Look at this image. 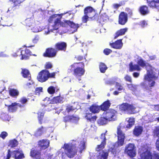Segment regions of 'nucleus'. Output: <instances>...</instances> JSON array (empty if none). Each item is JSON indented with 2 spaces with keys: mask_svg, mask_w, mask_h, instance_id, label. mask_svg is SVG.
<instances>
[{
  "mask_svg": "<svg viewBox=\"0 0 159 159\" xmlns=\"http://www.w3.org/2000/svg\"><path fill=\"white\" fill-rule=\"evenodd\" d=\"M8 134L6 131H2L0 134V138H1L3 139H5L8 136Z\"/></svg>",
  "mask_w": 159,
  "mask_h": 159,
  "instance_id": "obj_53",
  "label": "nucleus"
},
{
  "mask_svg": "<svg viewBox=\"0 0 159 159\" xmlns=\"http://www.w3.org/2000/svg\"><path fill=\"white\" fill-rule=\"evenodd\" d=\"M76 109V108L74 107L73 106L70 105H68L66 106V111L68 113H69L70 112L73 111Z\"/></svg>",
  "mask_w": 159,
  "mask_h": 159,
  "instance_id": "obj_43",
  "label": "nucleus"
},
{
  "mask_svg": "<svg viewBox=\"0 0 159 159\" xmlns=\"http://www.w3.org/2000/svg\"><path fill=\"white\" fill-rule=\"evenodd\" d=\"M44 128L42 126H41L40 127L37 129V131L41 134L43 133L44 131Z\"/></svg>",
  "mask_w": 159,
  "mask_h": 159,
  "instance_id": "obj_62",
  "label": "nucleus"
},
{
  "mask_svg": "<svg viewBox=\"0 0 159 159\" xmlns=\"http://www.w3.org/2000/svg\"><path fill=\"white\" fill-rule=\"evenodd\" d=\"M12 157L15 159H23L25 157L22 150L18 149L12 151Z\"/></svg>",
  "mask_w": 159,
  "mask_h": 159,
  "instance_id": "obj_16",
  "label": "nucleus"
},
{
  "mask_svg": "<svg viewBox=\"0 0 159 159\" xmlns=\"http://www.w3.org/2000/svg\"><path fill=\"white\" fill-rule=\"evenodd\" d=\"M43 89L42 87L36 88L35 90V94L36 95H39L40 92H43Z\"/></svg>",
  "mask_w": 159,
  "mask_h": 159,
  "instance_id": "obj_50",
  "label": "nucleus"
},
{
  "mask_svg": "<svg viewBox=\"0 0 159 159\" xmlns=\"http://www.w3.org/2000/svg\"><path fill=\"white\" fill-rule=\"evenodd\" d=\"M117 111L113 109H110L107 111L104 112L103 114V116L108 121H113L117 120Z\"/></svg>",
  "mask_w": 159,
  "mask_h": 159,
  "instance_id": "obj_8",
  "label": "nucleus"
},
{
  "mask_svg": "<svg viewBox=\"0 0 159 159\" xmlns=\"http://www.w3.org/2000/svg\"><path fill=\"white\" fill-rule=\"evenodd\" d=\"M48 70H44L40 72L37 77V79L38 81L41 83L47 81L48 79L47 74H48Z\"/></svg>",
  "mask_w": 159,
  "mask_h": 159,
  "instance_id": "obj_12",
  "label": "nucleus"
},
{
  "mask_svg": "<svg viewBox=\"0 0 159 159\" xmlns=\"http://www.w3.org/2000/svg\"><path fill=\"white\" fill-rule=\"evenodd\" d=\"M150 82L151 81V83H149L148 84V86L147 85H146V84L144 82H142L140 84V86H142L144 91H151V90L152 88L153 87L155 84L156 82L154 80H153L152 79H151Z\"/></svg>",
  "mask_w": 159,
  "mask_h": 159,
  "instance_id": "obj_17",
  "label": "nucleus"
},
{
  "mask_svg": "<svg viewBox=\"0 0 159 159\" xmlns=\"http://www.w3.org/2000/svg\"><path fill=\"white\" fill-rule=\"evenodd\" d=\"M117 138H125V133L122 130V126L119 125L117 128Z\"/></svg>",
  "mask_w": 159,
  "mask_h": 159,
  "instance_id": "obj_36",
  "label": "nucleus"
},
{
  "mask_svg": "<svg viewBox=\"0 0 159 159\" xmlns=\"http://www.w3.org/2000/svg\"><path fill=\"white\" fill-rule=\"evenodd\" d=\"M125 138H117V141L116 142L118 146H121L124 144Z\"/></svg>",
  "mask_w": 159,
  "mask_h": 159,
  "instance_id": "obj_42",
  "label": "nucleus"
},
{
  "mask_svg": "<svg viewBox=\"0 0 159 159\" xmlns=\"http://www.w3.org/2000/svg\"><path fill=\"white\" fill-rule=\"evenodd\" d=\"M63 121L66 122L68 121H70L71 120H76L77 117L75 116L74 115H67L63 117Z\"/></svg>",
  "mask_w": 159,
  "mask_h": 159,
  "instance_id": "obj_38",
  "label": "nucleus"
},
{
  "mask_svg": "<svg viewBox=\"0 0 159 159\" xmlns=\"http://www.w3.org/2000/svg\"><path fill=\"white\" fill-rule=\"evenodd\" d=\"M139 11L143 15H147L149 12L148 7L146 5H143L140 6L139 9Z\"/></svg>",
  "mask_w": 159,
  "mask_h": 159,
  "instance_id": "obj_32",
  "label": "nucleus"
},
{
  "mask_svg": "<svg viewBox=\"0 0 159 159\" xmlns=\"http://www.w3.org/2000/svg\"><path fill=\"white\" fill-rule=\"evenodd\" d=\"M10 145L12 148H14L16 147L18 145V141L15 139L11 140L10 141Z\"/></svg>",
  "mask_w": 159,
  "mask_h": 159,
  "instance_id": "obj_45",
  "label": "nucleus"
},
{
  "mask_svg": "<svg viewBox=\"0 0 159 159\" xmlns=\"http://www.w3.org/2000/svg\"><path fill=\"white\" fill-rule=\"evenodd\" d=\"M154 135L157 137L155 145L157 150L159 151V126L156 127L154 131Z\"/></svg>",
  "mask_w": 159,
  "mask_h": 159,
  "instance_id": "obj_28",
  "label": "nucleus"
},
{
  "mask_svg": "<svg viewBox=\"0 0 159 159\" xmlns=\"http://www.w3.org/2000/svg\"><path fill=\"white\" fill-rule=\"evenodd\" d=\"M80 144L81 145V146L80 148L83 150L85 149V142L83 141H81L80 142Z\"/></svg>",
  "mask_w": 159,
  "mask_h": 159,
  "instance_id": "obj_63",
  "label": "nucleus"
},
{
  "mask_svg": "<svg viewBox=\"0 0 159 159\" xmlns=\"http://www.w3.org/2000/svg\"><path fill=\"white\" fill-rule=\"evenodd\" d=\"M89 109L92 113L94 114L98 113L101 110L100 106L95 104L91 105L89 108Z\"/></svg>",
  "mask_w": 159,
  "mask_h": 159,
  "instance_id": "obj_33",
  "label": "nucleus"
},
{
  "mask_svg": "<svg viewBox=\"0 0 159 159\" xmlns=\"http://www.w3.org/2000/svg\"><path fill=\"white\" fill-rule=\"evenodd\" d=\"M45 113L41 111H38L37 113V118L39 123L42 125L43 123H45L48 121V120L44 118Z\"/></svg>",
  "mask_w": 159,
  "mask_h": 159,
  "instance_id": "obj_23",
  "label": "nucleus"
},
{
  "mask_svg": "<svg viewBox=\"0 0 159 159\" xmlns=\"http://www.w3.org/2000/svg\"><path fill=\"white\" fill-rule=\"evenodd\" d=\"M47 91L50 94H53L55 93V88L53 86H50L48 88Z\"/></svg>",
  "mask_w": 159,
  "mask_h": 159,
  "instance_id": "obj_46",
  "label": "nucleus"
},
{
  "mask_svg": "<svg viewBox=\"0 0 159 159\" xmlns=\"http://www.w3.org/2000/svg\"><path fill=\"white\" fill-rule=\"evenodd\" d=\"M70 23L69 26L71 29V30L72 31V33L77 31L78 28L79 27V24H75L73 21H71L70 20Z\"/></svg>",
  "mask_w": 159,
  "mask_h": 159,
  "instance_id": "obj_34",
  "label": "nucleus"
},
{
  "mask_svg": "<svg viewBox=\"0 0 159 159\" xmlns=\"http://www.w3.org/2000/svg\"><path fill=\"white\" fill-rule=\"evenodd\" d=\"M31 52L29 49L26 48L25 50H17L16 52L13 53L12 56L16 57L18 55L21 56L20 58L21 60H27L29 59V57L31 55Z\"/></svg>",
  "mask_w": 159,
  "mask_h": 159,
  "instance_id": "obj_6",
  "label": "nucleus"
},
{
  "mask_svg": "<svg viewBox=\"0 0 159 159\" xmlns=\"http://www.w3.org/2000/svg\"><path fill=\"white\" fill-rule=\"evenodd\" d=\"M112 52V50L109 48H105L103 51V53L106 55H108Z\"/></svg>",
  "mask_w": 159,
  "mask_h": 159,
  "instance_id": "obj_56",
  "label": "nucleus"
},
{
  "mask_svg": "<svg viewBox=\"0 0 159 159\" xmlns=\"http://www.w3.org/2000/svg\"><path fill=\"white\" fill-rule=\"evenodd\" d=\"M99 67L100 72L103 73H105L108 68L104 63L102 62L100 63Z\"/></svg>",
  "mask_w": 159,
  "mask_h": 159,
  "instance_id": "obj_40",
  "label": "nucleus"
},
{
  "mask_svg": "<svg viewBox=\"0 0 159 159\" xmlns=\"http://www.w3.org/2000/svg\"><path fill=\"white\" fill-rule=\"evenodd\" d=\"M108 155V152H105L104 151H102V154L101 155L100 159H107Z\"/></svg>",
  "mask_w": 159,
  "mask_h": 159,
  "instance_id": "obj_48",
  "label": "nucleus"
},
{
  "mask_svg": "<svg viewBox=\"0 0 159 159\" xmlns=\"http://www.w3.org/2000/svg\"><path fill=\"white\" fill-rule=\"evenodd\" d=\"M63 97H61L60 95L58 96L53 97L51 100V101L50 102H49L48 103L46 104H43L42 106L44 107H48V108L47 109H45V110L49 111L50 110H51V109H50L49 107H51L52 106L51 104H54L59 103H62L63 102Z\"/></svg>",
  "mask_w": 159,
  "mask_h": 159,
  "instance_id": "obj_9",
  "label": "nucleus"
},
{
  "mask_svg": "<svg viewBox=\"0 0 159 159\" xmlns=\"http://www.w3.org/2000/svg\"><path fill=\"white\" fill-rule=\"evenodd\" d=\"M25 0H9L10 2H11L13 3V7H19L20 6L21 3Z\"/></svg>",
  "mask_w": 159,
  "mask_h": 159,
  "instance_id": "obj_39",
  "label": "nucleus"
},
{
  "mask_svg": "<svg viewBox=\"0 0 159 159\" xmlns=\"http://www.w3.org/2000/svg\"><path fill=\"white\" fill-rule=\"evenodd\" d=\"M134 144L129 143L127 145L124 150L125 153L127 154L131 157H133L136 155V153L134 150Z\"/></svg>",
  "mask_w": 159,
  "mask_h": 159,
  "instance_id": "obj_10",
  "label": "nucleus"
},
{
  "mask_svg": "<svg viewBox=\"0 0 159 159\" xmlns=\"http://www.w3.org/2000/svg\"><path fill=\"white\" fill-rule=\"evenodd\" d=\"M128 124L126 125V127L128 129H130L134 124L135 119L134 117H131L129 118L127 120Z\"/></svg>",
  "mask_w": 159,
  "mask_h": 159,
  "instance_id": "obj_37",
  "label": "nucleus"
},
{
  "mask_svg": "<svg viewBox=\"0 0 159 159\" xmlns=\"http://www.w3.org/2000/svg\"><path fill=\"white\" fill-rule=\"evenodd\" d=\"M91 115V113H87L86 115L85 116L87 120H89L91 122H94L96 120L97 117L96 116H93L91 117H89L88 115Z\"/></svg>",
  "mask_w": 159,
  "mask_h": 159,
  "instance_id": "obj_44",
  "label": "nucleus"
},
{
  "mask_svg": "<svg viewBox=\"0 0 159 159\" xmlns=\"http://www.w3.org/2000/svg\"><path fill=\"white\" fill-rule=\"evenodd\" d=\"M140 154V159H159V154L155 153L152 154V153L144 147H142Z\"/></svg>",
  "mask_w": 159,
  "mask_h": 159,
  "instance_id": "obj_4",
  "label": "nucleus"
},
{
  "mask_svg": "<svg viewBox=\"0 0 159 159\" xmlns=\"http://www.w3.org/2000/svg\"><path fill=\"white\" fill-rule=\"evenodd\" d=\"M109 20L108 16L105 14H101L98 19V21L102 25L104 24Z\"/></svg>",
  "mask_w": 159,
  "mask_h": 159,
  "instance_id": "obj_26",
  "label": "nucleus"
},
{
  "mask_svg": "<svg viewBox=\"0 0 159 159\" xmlns=\"http://www.w3.org/2000/svg\"><path fill=\"white\" fill-rule=\"evenodd\" d=\"M62 15V14H55L50 16L48 21L49 23L53 22V24L52 25L53 30L58 29L59 26L65 28H67L69 26L70 20H64L63 22L61 21Z\"/></svg>",
  "mask_w": 159,
  "mask_h": 159,
  "instance_id": "obj_2",
  "label": "nucleus"
},
{
  "mask_svg": "<svg viewBox=\"0 0 159 159\" xmlns=\"http://www.w3.org/2000/svg\"><path fill=\"white\" fill-rule=\"evenodd\" d=\"M26 99L25 97H23L21 98L20 99L19 102L22 104L25 105L28 102V99Z\"/></svg>",
  "mask_w": 159,
  "mask_h": 159,
  "instance_id": "obj_55",
  "label": "nucleus"
},
{
  "mask_svg": "<svg viewBox=\"0 0 159 159\" xmlns=\"http://www.w3.org/2000/svg\"><path fill=\"white\" fill-rule=\"evenodd\" d=\"M127 21V14L123 11L121 12L119 16L118 20L119 24L121 25H124Z\"/></svg>",
  "mask_w": 159,
  "mask_h": 159,
  "instance_id": "obj_15",
  "label": "nucleus"
},
{
  "mask_svg": "<svg viewBox=\"0 0 159 159\" xmlns=\"http://www.w3.org/2000/svg\"><path fill=\"white\" fill-rule=\"evenodd\" d=\"M143 128L140 125H137L135 126L133 130V134L136 136L138 137L142 133Z\"/></svg>",
  "mask_w": 159,
  "mask_h": 159,
  "instance_id": "obj_25",
  "label": "nucleus"
},
{
  "mask_svg": "<svg viewBox=\"0 0 159 159\" xmlns=\"http://www.w3.org/2000/svg\"><path fill=\"white\" fill-rule=\"evenodd\" d=\"M139 25L142 27L144 28L148 25V23L146 21L143 20L140 22Z\"/></svg>",
  "mask_w": 159,
  "mask_h": 159,
  "instance_id": "obj_57",
  "label": "nucleus"
},
{
  "mask_svg": "<svg viewBox=\"0 0 159 159\" xmlns=\"http://www.w3.org/2000/svg\"><path fill=\"white\" fill-rule=\"evenodd\" d=\"M17 103L16 102H13L10 105L5 106L7 107V110L9 112H14L16 111L17 109Z\"/></svg>",
  "mask_w": 159,
  "mask_h": 159,
  "instance_id": "obj_31",
  "label": "nucleus"
},
{
  "mask_svg": "<svg viewBox=\"0 0 159 159\" xmlns=\"http://www.w3.org/2000/svg\"><path fill=\"white\" fill-rule=\"evenodd\" d=\"M50 141L47 139H43L39 140L38 142V145L41 149H45L49 146Z\"/></svg>",
  "mask_w": 159,
  "mask_h": 159,
  "instance_id": "obj_19",
  "label": "nucleus"
},
{
  "mask_svg": "<svg viewBox=\"0 0 159 159\" xmlns=\"http://www.w3.org/2000/svg\"><path fill=\"white\" fill-rule=\"evenodd\" d=\"M72 68H75L73 70V75L78 78L83 75L85 72L84 64L83 62L75 63L71 65Z\"/></svg>",
  "mask_w": 159,
  "mask_h": 159,
  "instance_id": "obj_3",
  "label": "nucleus"
},
{
  "mask_svg": "<svg viewBox=\"0 0 159 159\" xmlns=\"http://www.w3.org/2000/svg\"><path fill=\"white\" fill-rule=\"evenodd\" d=\"M30 155L32 157L35 159H40L41 158V152L40 150L32 149L30 151Z\"/></svg>",
  "mask_w": 159,
  "mask_h": 159,
  "instance_id": "obj_22",
  "label": "nucleus"
},
{
  "mask_svg": "<svg viewBox=\"0 0 159 159\" xmlns=\"http://www.w3.org/2000/svg\"><path fill=\"white\" fill-rule=\"evenodd\" d=\"M119 109L121 111L127 112L128 113L131 114L135 113L136 107L132 104L125 103L120 105Z\"/></svg>",
  "mask_w": 159,
  "mask_h": 159,
  "instance_id": "obj_7",
  "label": "nucleus"
},
{
  "mask_svg": "<svg viewBox=\"0 0 159 159\" xmlns=\"http://www.w3.org/2000/svg\"><path fill=\"white\" fill-rule=\"evenodd\" d=\"M76 60L78 61H81L83 59V56H78L75 57Z\"/></svg>",
  "mask_w": 159,
  "mask_h": 159,
  "instance_id": "obj_64",
  "label": "nucleus"
},
{
  "mask_svg": "<svg viewBox=\"0 0 159 159\" xmlns=\"http://www.w3.org/2000/svg\"><path fill=\"white\" fill-rule=\"evenodd\" d=\"M137 64L139 66L143 67H145L147 70V74L144 76V79L150 82L151 79L155 80L157 79L159 77V71L153 67L150 64L146 63L142 58L138 60L137 62Z\"/></svg>",
  "mask_w": 159,
  "mask_h": 159,
  "instance_id": "obj_1",
  "label": "nucleus"
},
{
  "mask_svg": "<svg viewBox=\"0 0 159 159\" xmlns=\"http://www.w3.org/2000/svg\"><path fill=\"white\" fill-rule=\"evenodd\" d=\"M129 70L130 72L134 71H140L141 70L140 66L137 64H133L132 62H130L129 65Z\"/></svg>",
  "mask_w": 159,
  "mask_h": 159,
  "instance_id": "obj_27",
  "label": "nucleus"
},
{
  "mask_svg": "<svg viewBox=\"0 0 159 159\" xmlns=\"http://www.w3.org/2000/svg\"><path fill=\"white\" fill-rule=\"evenodd\" d=\"M111 104V103L109 100H107L105 101L100 106L101 110L105 112L108 110Z\"/></svg>",
  "mask_w": 159,
  "mask_h": 159,
  "instance_id": "obj_24",
  "label": "nucleus"
},
{
  "mask_svg": "<svg viewBox=\"0 0 159 159\" xmlns=\"http://www.w3.org/2000/svg\"><path fill=\"white\" fill-rule=\"evenodd\" d=\"M128 28H127L120 29L117 30L115 33L114 39H116L118 37L125 34Z\"/></svg>",
  "mask_w": 159,
  "mask_h": 159,
  "instance_id": "obj_29",
  "label": "nucleus"
},
{
  "mask_svg": "<svg viewBox=\"0 0 159 159\" xmlns=\"http://www.w3.org/2000/svg\"><path fill=\"white\" fill-rule=\"evenodd\" d=\"M148 6L152 8L159 9V0H146Z\"/></svg>",
  "mask_w": 159,
  "mask_h": 159,
  "instance_id": "obj_21",
  "label": "nucleus"
},
{
  "mask_svg": "<svg viewBox=\"0 0 159 159\" xmlns=\"http://www.w3.org/2000/svg\"><path fill=\"white\" fill-rule=\"evenodd\" d=\"M89 16L88 15L84 14V15L82 17V19L83 22L84 23H86L88 20Z\"/></svg>",
  "mask_w": 159,
  "mask_h": 159,
  "instance_id": "obj_51",
  "label": "nucleus"
},
{
  "mask_svg": "<svg viewBox=\"0 0 159 159\" xmlns=\"http://www.w3.org/2000/svg\"><path fill=\"white\" fill-rule=\"evenodd\" d=\"M108 151L109 152H111L113 154H115L116 153V149L114 148V147L110 148Z\"/></svg>",
  "mask_w": 159,
  "mask_h": 159,
  "instance_id": "obj_59",
  "label": "nucleus"
},
{
  "mask_svg": "<svg viewBox=\"0 0 159 159\" xmlns=\"http://www.w3.org/2000/svg\"><path fill=\"white\" fill-rule=\"evenodd\" d=\"M125 11L126 12V13L127 14V16L128 15L130 17L133 16V11L131 9L127 7L125 8Z\"/></svg>",
  "mask_w": 159,
  "mask_h": 159,
  "instance_id": "obj_47",
  "label": "nucleus"
},
{
  "mask_svg": "<svg viewBox=\"0 0 159 159\" xmlns=\"http://www.w3.org/2000/svg\"><path fill=\"white\" fill-rule=\"evenodd\" d=\"M107 131L106 130L105 133L101 134L100 139H102L101 144L97 146L96 148V150L98 152L100 151L104 148L106 144L107 139L106 138V134Z\"/></svg>",
  "mask_w": 159,
  "mask_h": 159,
  "instance_id": "obj_13",
  "label": "nucleus"
},
{
  "mask_svg": "<svg viewBox=\"0 0 159 159\" xmlns=\"http://www.w3.org/2000/svg\"><path fill=\"white\" fill-rule=\"evenodd\" d=\"M57 50L55 48H47L43 54L45 57L52 58L55 57L57 54Z\"/></svg>",
  "mask_w": 159,
  "mask_h": 159,
  "instance_id": "obj_11",
  "label": "nucleus"
},
{
  "mask_svg": "<svg viewBox=\"0 0 159 159\" xmlns=\"http://www.w3.org/2000/svg\"><path fill=\"white\" fill-rule=\"evenodd\" d=\"M115 87L119 91L122 90L123 89L122 86L120 83L117 82L116 83Z\"/></svg>",
  "mask_w": 159,
  "mask_h": 159,
  "instance_id": "obj_54",
  "label": "nucleus"
},
{
  "mask_svg": "<svg viewBox=\"0 0 159 159\" xmlns=\"http://www.w3.org/2000/svg\"><path fill=\"white\" fill-rule=\"evenodd\" d=\"M10 96L12 97L16 98L19 94V91L16 89H11L8 91Z\"/></svg>",
  "mask_w": 159,
  "mask_h": 159,
  "instance_id": "obj_35",
  "label": "nucleus"
},
{
  "mask_svg": "<svg viewBox=\"0 0 159 159\" xmlns=\"http://www.w3.org/2000/svg\"><path fill=\"white\" fill-rule=\"evenodd\" d=\"M107 120L105 117V116H103V117H101L98 120V123L100 125H104L107 124Z\"/></svg>",
  "mask_w": 159,
  "mask_h": 159,
  "instance_id": "obj_41",
  "label": "nucleus"
},
{
  "mask_svg": "<svg viewBox=\"0 0 159 159\" xmlns=\"http://www.w3.org/2000/svg\"><path fill=\"white\" fill-rule=\"evenodd\" d=\"M25 23L26 25L30 27L32 25V24L33 23V20L31 18H28L25 20Z\"/></svg>",
  "mask_w": 159,
  "mask_h": 159,
  "instance_id": "obj_49",
  "label": "nucleus"
},
{
  "mask_svg": "<svg viewBox=\"0 0 159 159\" xmlns=\"http://www.w3.org/2000/svg\"><path fill=\"white\" fill-rule=\"evenodd\" d=\"M84 14L88 15L89 18L92 19L95 16H97L98 14L95 13L94 10L91 7H88L84 9Z\"/></svg>",
  "mask_w": 159,
  "mask_h": 159,
  "instance_id": "obj_18",
  "label": "nucleus"
},
{
  "mask_svg": "<svg viewBox=\"0 0 159 159\" xmlns=\"http://www.w3.org/2000/svg\"><path fill=\"white\" fill-rule=\"evenodd\" d=\"M109 45L111 48L117 49H120L123 46V43L122 39L117 40L114 42L110 43Z\"/></svg>",
  "mask_w": 159,
  "mask_h": 159,
  "instance_id": "obj_20",
  "label": "nucleus"
},
{
  "mask_svg": "<svg viewBox=\"0 0 159 159\" xmlns=\"http://www.w3.org/2000/svg\"><path fill=\"white\" fill-rule=\"evenodd\" d=\"M124 79L126 81H128L130 83L132 82L131 77L128 75H126L124 77Z\"/></svg>",
  "mask_w": 159,
  "mask_h": 159,
  "instance_id": "obj_60",
  "label": "nucleus"
},
{
  "mask_svg": "<svg viewBox=\"0 0 159 159\" xmlns=\"http://www.w3.org/2000/svg\"><path fill=\"white\" fill-rule=\"evenodd\" d=\"M62 148L64 150L65 154L69 158H73L77 155V150L76 146L73 145L65 143Z\"/></svg>",
  "mask_w": 159,
  "mask_h": 159,
  "instance_id": "obj_5",
  "label": "nucleus"
},
{
  "mask_svg": "<svg viewBox=\"0 0 159 159\" xmlns=\"http://www.w3.org/2000/svg\"><path fill=\"white\" fill-rule=\"evenodd\" d=\"M21 70V74L23 77L24 78H27L29 80H30L31 77L29 71L28 69L25 68H22Z\"/></svg>",
  "mask_w": 159,
  "mask_h": 159,
  "instance_id": "obj_30",
  "label": "nucleus"
},
{
  "mask_svg": "<svg viewBox=\"0 0 159 159\" xmlns=\"http://www.w3.org/2000/svg\"><path fill=\"white\" fill-rule=\"evenodd\" d=\"M12 154V152H11L10 149H8L7 150V154L6 156H4L3 157L4 159H9L11 156V154Z\"/></svg>",
  "mask_w": 159,
  "mask_h": 159,
  "instance_id": "obj_52",
  "label": "nucleus"
},
{
  "mask_svg": "<svg viewBox=\"0 0 159 159\" xmlns=\"http://www.w3.org/2000/svg\"><path fill=\"white\" fill-rule=\"evenodd\" d=\"M52 67V65L50 62H46L44 66L45 68L46 69H49L51 68Z\"/></svg>",
  "mask_w": 159,
  "mask_h": 159,
  "instance_id": "obj_58",
  "label": "nucleus"
},
{
  "mask_svg": "<svg viewBox=\"0 0 159 159\" xmlns=\"http://www.w3.org/2000/svg\"><path fill=\"white\" fill-rule=\"evenodd\" d=\"M67 44L64 42H59L56 43L54 45V48L57 50V52L59 51L65 52L66 50Z\"/></svg>",
  "mask_w": 159,
  "mask_h": 159,
  "instance_id": "obj_14",
  "label": "nucleus"
},
{
  "mask_svg": "<svg viewBox=\"0 0 159 159\" xmlns=\"http://www.w3.org/2000/svg\"><path fill=\"white\" fill-rule=\"evenodd\" d=\"M48 74H47L48 75V79L49 78H54L55 77V72H52L50 73L49 71L48 70Z\"/></svg>",
  "mask_w": 159,
  "mask_h": 159,
  "instance_id": "obj_61",
  "label": "nucleus"
}]
</instances>
